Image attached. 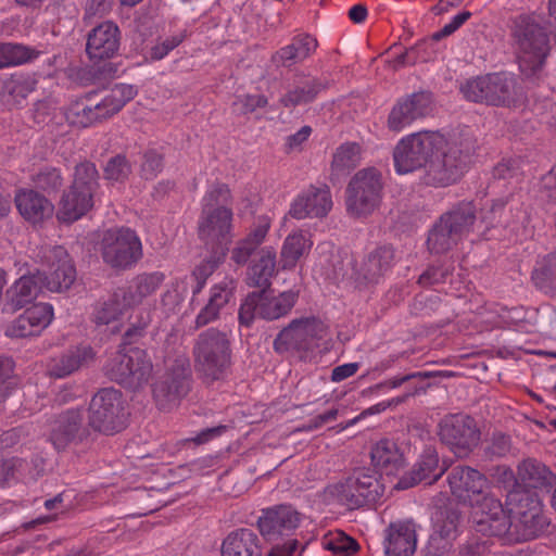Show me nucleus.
Returning a JSON list of instances; mask_svg holds the SVG:
<instances>
[{
	"label": "nucleus",
	"instance_id": "14",
	"mask_svg": "<svg viewBox=\"0 0 556 556\" xmlns=\"http://www.w3.org/2000/svg\"><path fill=\"white\" fill-rule=\"evenodd\" d=\"M325 331V324L317 317L295 318L276 336L274 351L279 354L312 351L314 341L323 339Z\"/></svg>",
	"mask_w": 556,
	"mask_h": 556
},
{
	"label": "nucleus",
	"instance_id": "22",
	"mask_svg": "<svg viewBox=\"0 0 556 556\" xmlns=\"http://www.w3.org/2000/svg\"><path fill=\"white\" fill-rule=\"evenodd\" d=\"M328 88V81L308 73L298 72L293 75L292 83L289 85L279 103L286 109H294L300 105H306L314 102L318 94Z\"/></svg>",
	"mask_w": 556,
	"mask_h": 556
},
{
	"label": "nucleus",
	"instance_id": "18",
	"mask_svg": "<svg viewBox=\"0 0 556 556\" xmlns=\"http://www.w3.org/2000/svg\"><path fill=\"white\" fill-rule=\"evenodd\" d=\"M45 260L48 271H40L45 289L51 292L68 290L76 280V268L66 249L55 245L46 252Z\"/></svg>",
	"mask_w": 556,
	"mask_h": 556
},
{
	"label": "nucleus",
	"instance_id": "54",
	"mask_svg": "<svg viewBox=\"0 0 556 556\" xmlns=\"http://www.w3.org/2000/svg\"><path fill=\"white\" fill-rule=\"evenodd\" d=\"M325 549L331 551L337 556H353L359 549V544L353 538L342 531H337L323 540Z\"/></svg>",
	"mask_w": 556,
	"mask_h": 556
},
{
	"label": "nucleus",
	"instance_id": "38",
	"mask_svg": "<svg viewBox=\"0 0 556 556\" xmlns=\"http://www.w3.org/2000/svg\"><path fill=\"white\" fill-rule=\"evenodd\" d=\"M93 207V197L83 190H75L70 186L60 201L58 218L65 223H73L84 216Z\"/></svg>",
	"mask_w": 556,
	"mask_h": 556
},
{
	"label": "nucleus",
	"instance_id": "36",
	"mask_svg": "<svg viewBox=\"0 0 556 556\" xmlns=\"http://www.w3.org/2000/svg\"><path fill=\"white\" fill-rule=\"evenodd\" d=\"M222 556H262L260 539L251 529L230 532L223 541Z\"/></svg>",
	"mask_w": 556,
	"mask_h": 556
},
{
	"label": "nucleus",
	"instance_id": "2",
	"mask_svg": "<svg viewBox=\"0 0 556 556\" xmlns=\"http://www.w3.org/2000/svg\"><path fill=\"white\" fill-rule=\"evenodd\" d=\"M386 491L381 473L369 467L354 468L345 478L326 488V495L348 510L370 509Z\"/></svg>",
	"mask_w": 556,
	"mask_h": 556
},
{
	"label": "nucleus",
	"instance_id": "63",
	"mask_svg": "<svg viewBox=\"0 0 556 556\" xmlns=\"http://www.w3.org/2000/svg\"><path fill=\"white\" fill-rule=\"evenodd\" d=\"M268 103L264 94H244L237 98L232 103L236 112L239 114L253 113L258 108H265Z\"/></svg>",
	"mask_w": 556,
	"mask_h": 556
},
{
	"label": "nucleus",
	"instance_id": "13",
	"mask_svg": "<svg viewBox=\"0 0 556 556\" xmlns=\"http://www.w3.org/2000/svg\"><path fill=\"white\" fill-rule=\"evenodd\" d=\"M441 442L458 458L467 457L480 442V429L476 420L465 414L445 416L439 422Z\"/></svg>",
	"mask_w": 556,
	"mask_h": 556
},
{
	"label": "nucleus",
	"instance_id": "9",
	"mask_svg": "<svg viewBox=\"0 0 556 556\" xmlns=\"http://www.w3.org/2000/svg\"><path fill=\"white\" fill-rule=\"evenodd\" d=\"M382 174L376 167L359 169L346 187L345 205L348 213L355 217H367L379 207L382 200Z\"/></svg>",
	"mask_w": 556,
	"mask_h": 556
},
{
	"label": "nucleus",
	"instance_id": "57",
	"mask_svg": "<svg viewBox=\"0 0 556 556\" xmlns=\"http://www.w3.org/2000/svg\"><path fill=\"white\" fill-rule=\"evenodd\" d=\"M24 314L39 334L51 323L53 307L48 303H38L26 308Z\"/></svg>",
	"mask_w": 556,
	"mask_h": 556
},
{
	"label": "nucleus",
	"instance_id": "21",
	"mask_svg": "<svg viewBox=\"0 0 556 556\" xmlns=\"http://www.w3.org/2000/svg\"><path fill=\"white\" fill-rule=\"evenodd\" d=\"M433 94L428 90H420L401 98L391 110L388 126L393 131H400L414 121L430 114Z\"/></svg>",
	"mask_w": 556,
	"mask_h": 556
},
{
	"label": "nucleus",
	"instance_id": "29",
	"mask_svg": "<svg viewBox=\"0 0 556 556\" xmlns=\"http://www.w3.org/2000/svg\"><path fill=\"white\" fill-rule=\"evenodd\" d=\"M318 41L309 34L303 33L294 36L291 42L280 48L270 56V62L277 68H291L293 65L304 62L317 49Z\"/></svg>",
	"mask_w": 556,
	"mask_h": 556
},
{
	"label": "nucleus",
	"instance_id": "35",
	"mask_svg": "<svg viewBox=\"0 0 556 556\" xmlns=\"http://www.w3.org/2000/svg\"><path fill=\"white\" fill-rule=\"evenodd\" d=\"M370 458L375 470L381 475H395L403 468L405 459L397 444L389 439H382L372 446Z\"/></svg>",
	"mask_w": 556,
	"mask_h": 556
},
{
	"label": "nucleus",
	"instance_id": "39",
	"mask_svg": "<svg viewBox=\"0 0 556 556\" xmlns=\"http://www.w3.org/2000/svg\"><path fill=\"white\" fill-rule=\"evenodd\" d=\"M440 218L448 225L462 239L467 235L477 219V205L473 201H460L454 204Z\"/></svg>",
	"mask_w": 556,
	"mask_h": 556
},
{
	"label": "nucleus",
	"instance_id": "25",
	"mask_svg": "<svg viewBox=\"0 0 556 556\" xmlns=\"http://www.w3.org/2000/svg\"><path fill=\"white\" fill-rule=\"evenodd\" d=\"M480 508L482 517L477 522V531L484 535L498 536L506 542L510 529V516L502 502L493 495H486Z\"/></svg>",
	"mask_w": 556,
	"mask_h": 556
},
{
	"label": "nucleus",
	"instance_id": "12",
	"mask_svg": "<svg viewBox=\"0 0 556 556\" xmlns=\"http://www.w3.org/2000/svg\"><path fill=\"white\" fill-rule=\"evenodd\" d=\"M100 245L103 262L114 269H129L142 257L141 241L130 228L108 229Z\"/></svg>",
	"mask_w": 556,
	"mask_h": 556
},
{
	"label": "nucleus",
	"instance_id": "3",
	"mask_svg": "<svg viewBox=\"0 0 556 556\" xmlns=\"http://www.w3.org/2000/svg\"><path fill=\"white\" fill-rule=\"evenodd\" d=\"M551 21L536 14L520 15L514 22L513 36L519 50V66L522 72L535 74L549 54Z\"/></svg>",
	"mask_w": 556,
	"mask_h": 556
},
{
	"label": "nucleus",
	"instance_id": "23",
	"mask_svg": "<svg viewBox=\"0 0 556 556\" xmlns=\"http://www.w3.org/2000/svg\"><path fill=\"white\" fill-rule=\"evenodd\" d=\"M121 46V30L111 21L102 22L87 35L86 53L91 61H104L115 56Z\"/></svg>",
	"mask_w": 556,
	"mask_h": 556
},
{
	"label": "nucleus",
	"instance_id": "55",
	"mask_svg": "<svg viewBox=\"0 0 556 556\" xmlns=\"http://www.w3.org/2000/svg\"><path fill=\"white\" fill-rule=\"evenodd\" d=\"M33 181L37 189L48 194L56 193L63 186L61 170L56 167L46 166L41 168L34 177Z\"/></svg>",
	"mask_w": 556,
	"mask_h": 556
},
{
	"label": "nucleus",
	"instance_id": "5",
	"mask_svg": "<svg viewBox=\"0 0 556 556\" xmlns=\"http://www.w3.org/2000/svg\"><path fill=\"white\" fill-rule=\"evenodd\" d=\"M460 92L470 102L509 108L517 101L518 86L510 74L490 73L466 80Z\"/></svg>",
	"mask_w": 556,
	"mask_h": 556
},
{
	"label": "nucleus",
	"instance_id": "44",
	"mask_svg": "<svg viewBox=\"0 0 556 556\" xmlns=\"http://www.w3.org/2000/svg\"><path fill=\"white\" fill-rule=\"evenodd\" d=\"M508 511L516 517L530 513L533 509H542V500L538 491L529 490L517 484L506 495Z\"/></svg>",
	"mask_w": 556,
	"mask_h": 556
},
{
	"label": "nucleus",
	"instance_id": "56",
	"mask_svg": "<svg viewBox=\"0 0 556 556\" xmlns=\"http://www.w3.org/2000/svg\"><path fill=\"white\" fill-rule=\"evenodd\" d=\"M511 447L513 444L510 435L496 431L493 432L490 440L486 441L484 456L490 460L502 458L510 453Z\"/></svg>",
	"mask_w": 556,
	"mask_h": 556
},
{
	"label": "nucleus",
	"instance_id": "6",
	"mask_svg": "<svg viewBox=\"0 0 556 556\" xmlns=\"http://www.w3.org/2000/svg\"><path fill=\"white\" fill-rule=\"evenodd\" d=\"M299 299V292L288 290L274 295L269 289L250 292L239 308V323L250 327L256 317L273 321L287 316Z\"/></svg>",
	"mask_w": 556,
	"mask_h": 556
},
{
	"label": "nucleus",
	"instance_id": "46",
	"mask_svg": "<svg viewBox=\"0 0 556 556\" xmlns=\"http://www.w3.org/2000/svg\"><path fill=\"white\" fill-rule=\"evenodd\" d=\"M164 279V274L160 271L144 273L138 275L137 277L134 278L132 283L129 287L128 292H125L124 298L125 300H127V303L129 305L138 304L144 298L155 292L160 288Z\"/></svg>",
	"mask_w": 556,
	"mask_h": 556
},
{
	"label": "nucleus",
	"instance_id": "17",
	"mask_svg": "<svg viewBox=\"0 0 556 556\" xmlns=\"http://www.w3.org/2000/svg\"><path fill=\"white\" fill-rule=\"evenodd\" d=\"M92 428L85 422V409L72 408L60 413L50 434V440L58 451L65 450L70 444H80L91 438Z\"/></svg>",
	"mask_w": 556,
	"mask_h": 556
},
{
	"label": "nucleus",
	"instance_id": "42",
	"mask_svg": "<svg viewBox=\"0 0 556 556\" xmlns=\"http://www.w3.org/2000/svg\"><path fill=\"white\" fill-rule=\"evenodd\" d=\"M137 88L128 84H116L110 90L103 100L97 103V109L103 119L118 113L127 102L131 101L137 94Z\"/></svg>",
	"mask_w": 556,
	"mask_h": 556
},
{
	"label": "nucleus",
	"instance_id": "27",
	"mask_svg": "<svg viewBox=\"0 0 556 556\" xmlns=\"http://www.w3.org/2000/svg\"><path fill=\"white\" fill-rule=\"evenodd\" d=\"M387 556H412L417 546L416 525L413 520L391 522L384 531Z\"/></svg>",
	"mask_w": 556,
	"mask_h": 556
},
{
	"label": "nucleus",
	"instance_id": "1",
	"mask_svg": "<svg viewBox=\"0 0 556 556\" xmlns=\"http://www.w3.org/2000/svg\"><path fill=\"white\" fill-rule=\"evenodd\" d=\"M478 140L469 127L443 136V143L433 153L432 161L420 176L427 187L445 188L458 182L475 162Z\"/></svg>",
	"mask_w": 556,
	"mask_h": 556
},
{
	"label": "nucleus",
	"instance_id": "24",
	"mask_svg": "<svg viewBox=\"0 0 556 556\" xmlns=\"http://www.w3.org/2000/svg\"><path fill=\"white\" fill-rule=\"evenodd\" d=\"M446 468L440 465L439 455L434 447L428 446L424 450L418 462L413 468L404 473L395 484L396 490H407L421 481L429 480V484L435 482Z\"/></svg>",
	"mask_w": 556,
	"mask_h": 556
},
{
	"label": "nucleus",
	"instance_id": "20",
	"mask_svg": "<svg viewBox=\"0 0 556 556\" xmlns=\"http://www.w3.org/2000/svg\"><path fill=\"white\" fill-rule=\"evenodd\" d=\"M459 519L456 509L448 506L439 507L434 514V530L421 551L422 556H448Z\"/></svg>",
	"mask_w": 556,
	"mask_h": 556
},
{
	"label": "nucleus",
	"instance_id": "32",
	"mask_svg": "<svg viewBox=\"0 0 556 556\" xmlns=\"http://www.w3.org/2000/svg\"><path fill=\"white\" fill-rule=\"evenodd\" d=\"M548 526L547 518L543 515L542 509H533L530 513L517 517V521H510V529L507 534V544H515L535 539Z\"/></svg>",
	"mask_w": 556,
	"mask_h": 556
},
{
	"label": "nucleus",
	"instance_id": "16",
	"mask_svg": "<svg viewBox=\"0 0 556 556\" xmlns=\"http://www.w3.org/2000/svg\"><path fill=\"white\" fill-rule=\"evenodd\" d=\"M401 261L392 243H379L368 250L355 267L356 281L361 286H376L386 278Z\"/></svg>",
	"mask_w": 556,
	"mask_h": 556
},
{
	"label": "nucleus",
	"instance_id": "53",
	"mask_svg": "<svg viewBox=\"0 0 556 556\" xmlns=\"http://www.w3.org/2000/svg\"><path fill=\"white\" fill-rule=\"evenodd\" d=\"M132 173V166L127 156L118 153L110 157L103 166V177L111 182H125Z\"/></svg>",
	"mask_w": 556,
	"mask_h": 556
},
{
	"label": "nucleus",
	"instance_id": "15",
	"mask_svg": "<svg viewBox=\"0 0 556 556\" xmlns=\"http://www.w3.org/2000/svg\"><path fill=\"white\" fill-rule=\"evenodd\" d=\"M122 410L121 391L114 388H103L92 396L89 403V426L92 431L106 435L118 432L123 427Z\"/></svg>",
	"mask_w": 556,
	"mask_h": 556
},
{
	"label": "nucleus",
	"instance_id": "60",
	"mask_svg": "<svg viewBox=\"0 0 556 556\" xmlns=\"http://www.w3.org/2000/svg\"><path fill=\"white\" fill-rule=\"evenodd\" d=\"M431 375L432 374L429 371H425V372L418 371V372L407 374V375H403V376H399V377H393L383 382H380V383L369 387L367 390L364 391V393L374 394V393H378L379 391H381L383 389H395V388H399L402 384L408 383L409 381L415 380V379L421 380L424 378H429V377H431Z\"/></svg>",
	"mask_w": 556,
	"mask_h": 556
},
{
	"label": "nucleus",
	"instance_id": "30",
	"mask_svg": "<svg viewBox=\"0 0 556 556\" xmlns=\"http://www.w3.org/2000/svg\"><path fill=\"white\" fill-rule=\"evenodd\" d=\"M277 254L274 248H261L247 270V285L260 290L270 289L271 278L277 274Z\"/></svg>",
	"mask_w": 556,
	"mask_h": 556
},
{
	"label": "nucleus",
	"instance_id": "41",
	"mask_svg": "<svg viewBox=\"0 0 556 556\" xmlns=\"http://www.w3.org/2000/svg\"><path fill=\"white\" fill-rule=\"evenodd\" d=\"M361 161V147L356 142H345L337 148L331 161L330 180L334 184L353 170Z\"/></svg>",
	"mask_w": 556,
	"mask_h": 556
},
{
	"label": "nucleus",
	"instance_id": "61",
	"mask_svg": "<svg viewBox=\"0 0 556 556\" xmlns=\"http://www.w3.org/2000/svg\"><path fill=\"white\" fill-rule=\"evenodd\" d=\"M232 201L230 189L226 184H216L203 198L202 206H227Z\"/></svg>",
	"mask_w": 556,
	"mask_h": 556
},
{
	"label": "nucleus",
	"instance_id": "37",
	"mask_svg": "<svg viewBox=\"0 0 556 556\" xmlns=\"http://www.w3.org/2000/svg\"><path fill=\"white\" fill-rule=\"evenodd\" d=\"M45 288L40 278V270L31 275H24L8 290V305L12 311L23 308L31 303Z\"/></svg>",
	"mask_w": 556,
	"mask_h": 556
},
{
	"label": "nucleus",
	"instance_id": "47",
	"mask_svg": "<svg viewBox=\"0 0 556 556\" xmlns=\"http://www.w3.org/2000/svg\"><path fill=\"white\" fill-rule=\"evenodd\" d=\"M312 242L303 233L289 235L281 248L280 264L282 269H293L298 261L311 249Z\"/></svg>",
	"mask_w": 556,
	"mask_h": 556
},
{
	"label": "nucleus",
	"instance_id": "31",
	"mask_svg": "<svg viewBox=\"0 0 556 556\" xmlns=\"http://www.w3.org/2000/svg\"><path fill=\"white\" fill-rule=\"evenodd\" d=\"M518 481L526 489L548 493L556 484V475L544 463L529 457L518 465Z\"/></svg>",
	"mask_w": 556,
	"mask_h": 556
},
{
	"label": "nucleus",
	"instance_id": "62",
	"mask_svg": "<svg viewBox=\"0 0 556 556\" xmlns=\"http://www.w3.org/2000/svg\"><path fill=\"white\" fill-rule=\"evenodd\" d=\"M235 281L232 279L224 280L218 285H215L211 290V296L208 303L217 308L224 307L232 298L235 290Z\"/></svg>",
	"mask_w": 556,
	"mask_h": 556
},
{
	"label": "nucleus",
	"instance_id": "26",
	"mask_svg": "<svg viewBox=\"0 0 556 556\" xmlns=\"http://www.w3.org/2000/svg\"><path fill=\"white\" fill-rule=\"evenodd\" d=\"M451 492L460 502L471 503L488 486V479L483 473L468 466H456L447 477Z\"/></svg>",
	"mask_w": 556,
	"mask_h": 556
},
{
	"label": "nucleus",
	"instance_id": "8",
	"mask_svg": "<svg viewBox=\"0 0 556 556\" xmlns=\"http://www.w3.org/2000/svg\"><path fill=\"white\" fill-rule=\"evenodd\" d=\"M441 143L443 135L437 131H419L404 137L393 149L396 173L408 174L422 167L427 170Z\"/></svg>",
	"mask_w": 556,
	"mask_h": 556
},
{
	"label": "nucleus",
	"instance_id": "51",
	"mask_svg": "<svg viewBox=\"0 0 556 556\" xmlns=\"http://www.w3.org/2000/svg\"><path fill=\"white\" fill-rule=\"evenodd\" d=\"M207 252L210 255L195 266L191 274V278L195 282L192 288L193 296L202 291L207 278L218 268L226 257V255H218L216 251Z\"/></svg>",
	"mask_w": 556,
	"mask_h": 556
},
{
	"label": "nucleus",
	"instance_id": "34",
	"mask_svg": "<svg viewBox=\"0 0 556 556\" xmlns=\"http://www.w3.org/2000/svg\"><path fill=\"white\" fill-rule=\"evenodd\" d=\"M15 204L20 214L28 222L37 224L52 216L54 206L42 194L35 190H26L15 195Z\"/></svg>",
	"mask_w": 556,
	"mask_h": 556
},
{
	"label": "nucleus",
	"instance_id": "40",
	"mask_svg": "<svg viewBox=\"0 0 556 556\" xmlns=\"http://www.w3.org/2000/svg\"><path fill=\"white\" fill-rule=\"evenodd\" d=\"M534 287L548 296H556V250L539 258L531 273Z\"/></svg>",
	"mask_w": 556,
	"mask_h": 556
},
{
	"label": "nucleus",
	"instance_id": "59",
	"mask_svg": "<svg viewBox=\"0 0 556 556\" xmlns=\"http://www.w3.org/2000/svg\"><path fill=\"white\" fill-rule=\"evenodd\" d=\"M150 324L149 315L142 314L138 317V321L130 324L122 337V343L119 344L124 351H127L126 346L132 348L131 345L137 343L141 338L144 337L146 330Z\"/></svg>",
	"mask_w": 556,
	"mask_h": 556
},
{
	"label": "nucleus",
	"instance_id": "45",
	"mask_svg": "<svg viewBox=\"0 0 556 556\" xmlns=\"http://www.w3.org/2000/svg\"><path fill=\"white\" fill-rule=\"evenodd\" d=\"M450 229L452 228L440 217L430 228L426 243L431 254H444L462 240L458 235H454V231H450Z\"/></svg>",
	"mask_w": 556,
	"mask_h": 556
},
{
	"label": "nucleus",
	"instance_id": "11",
	"mask_svg": "<svg viewBox=\"0 0 556 556\" xmlns=\"http://www.w3.org/2000/svg\"><path fill=\"white\" fill-rule=\"evenodd\" d=\"M191 368L187 358H176L152 384V395L160 410L178 406L191 389Z\"/></svg>",
	"mask_w": 556,
	"mask_h": 556
},
{
	"label": "nucleus",
	"instance_id": "64",
	"mask_svg": "<svg viewBox=\"0 0 556 556\" xmlns=\"http://www.w3.org/2000/svg\"><path fill=\"white\" fill-rule=\"evenodd\" d=\"M260 247L253 243L250 240L242 239L240 240L236 248L231 252V260L237 265H244L251 258V256H255Z\"/></svg>",
	"mask_w": 556,
	"mask_h": 556
},
{
	"label": "nucleus",
	"instance_id": "10",
	"mask_svg": "<svg viewBox=\"0 0 556 556\" xmlns=\"http://www.w3.org/2000/svg\"><path fill=\"white\" fill-rule=\"evenodd\" d=\"M232 210L228 206H202L197 235L206 251L227 255L232 242Z\"/></svg>",
	"mask_w": 556,
	"mask_h": 556
},
{
	"label": "nucleus",
	"instance_id": "50",
	"mask_svg": "<svg viewBox=\"0 0 556 556\" xmlns=\"http://www.w3.org/2000/svg\"><path fill=\"white\" fill-rule=\"evenodd\" d=\"M39 55V51L22 43L5 42L0 45L1 67L27 63Z\"/></svg>",
	"mask_w": 556,
	"mask_h": 556
},
{
	"label": "nucleus",
	"instance_id": "48",
	"mask_svg": "<svg viewBox=\"0 0 556 556\" xmlns=\"http://www.w3.org/2000/svg\"><path fill=\"white\" fill-rule=\"evenodd\" d=\"M99 172L91 161L85 160L74 167L73 181L71 186L75 190H83L85 193L94 197L99 189Z\"/></svg>",
	"mask_w": 556,
	"mask_h": 556
},
{
	"label": "nucleus",
	"instance_id": "28",
	"mask_svg": "<svg viewBox=\"0 0 556 556\" xmlns=\"http://www.w3.org/2000/svg\"><path fill=\"white\" fill-rule=\"evenodd\" d=\"M332 207V200L328 187H311L305 193L299 195L291 205L289 214L296 219L306 217H325Z\"/></svg>",
	"mask_w": 556,
	"mask_h": 556
},
{
	"label": "nucleus",
	"instance_id": "7",
	"mask_svg": "<svg viewBox=\"0 0 556 556\" xmlns=\"http://www.w3.org/2000/svg\"><path fill=\"white\" fill-rule=\"evenodd\" d=\"M103 370L110 380L135 391L148 383L153 364L146 350L129 348L111 357Z\"/></svg>",
	"mask_w": 556,
	"mask_h": 556
},
{
	"label": "nucleus",
	"instance_id": "43",
	"mask_svg": "<svg viewBox=\"0 0 556 556\" xmlns=\"http://www.w3.org/2000/svg\"><path fill=\"white\" fill-rule=\"evenodd\" d=\"M36 81L24 75L2 76L0 79V101L20 103L34 89Z\"/></svg>",
	"mask_w": 556,
	"mask_h": 556
},
{
	"label": "nucleus",
	"instance_id": "49",
	"mask_svg": "<svg viewBox=\"0 0 556 556\" xmlns=\"http://www.w3.org/2000/svg\"><path fill=\"white\" fill-rule=\"evenodd\" d=\"M67 122L76 127L86 128L103 118L97 104H87L83 99L71 103L65 112Z\"/></svg>",
	"mask_w": 556,
	"mask_h": 556
},
{
	"label": "nucleus",
	"instance_id": "52",
	"mask_svg": "<svg viewBox=\"0 0 556 556\" xmlns=\"http://www.w3.org/2000/svg\"><path fill=\"white\" fill-rule=\"evenodd\" d=\"M165 166V155L155 148H148L141 154L139 175L144 180H153Z\"/></svg>",
	"mask_w": 556,
	"mask_h": 556
},
{
	"label": "nucleus",
	"instance_id": "58",
	"mask_svg": "<svg viewBox=\"0 0 556 556\" xmlns=\"http://www.w3.org/2000/svg\"><path fill=\"white\" fill-rule=\"evenodd\" d=\"M454 267L452 264L439 263L432 264L419 276L418 285L421 287H429L437 283L444 282L452 274Z\"/></svg>",
	"mask_w": 556,
	"mask_h": 556
},
{
	"label": "nucleus",
	"instance_id": "33",
	"mask_svg": "<svg viewBox=\"0 0 556 556\" xmlns=\"http://www.w3.org/2000/svg\"><path fill=\"white\" fill-rule=\"evenodd\" d=\"M93 358L94 352L90 345L73 346L52 361L49 371L52 377L64 378L88 365Z\"/></svg>",
	"mask_w": 556,
	"mask_h": 556
},
{
	"label": "nucleus",
	"instance_id": "4",
	"mask_svg": "<svg viewBox=\"0 0 556 556\" xmlns=\"http://www.w3.org/2000/svg\"><path fill=\"white\" fill-rule=\"evenodd\" d=\"M231 354L228 334L213 327L199 333L193 345L195 369L206 382L226 375L231 365Z\"/></svg>",
	"mask_w": 556,
	"mask_h": 556
},
{
	"label": "nucleus",
	"instance_id": "19",
	"mask_svg": "<svg viewBox=\"0 0 556 556\" xmlns=\"http://www.w3.org/2000/svg\"><path fill=\"white\" fill-rule=\"evenodd\" d=\"M301 514L290 504H280L262 510L257 519L260 533L266 541H276L294 533Z\"/></svg>",
	"mask_w": 556,
	"mask_h": 556
}]
</instances>
